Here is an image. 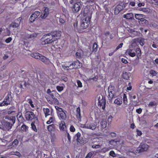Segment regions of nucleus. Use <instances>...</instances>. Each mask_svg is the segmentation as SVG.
<instances>
[{"mask_svg":"<svg viewBox=\"0 0 158 158\" xmlns=\"http://www.w3.org/2000/svg\"><path fill=\"white\" fill-rule=\"evenodd\" d=\"M81 3L79 2H76L72 7L73 11L74 13H76L78 12L80 10V6Z\"/></svg>","mask_w":158,"mask_h":158,"instance_id":"obj_14","label":"nucleus"},{"mask_svg":"<svg viewBox=\"0 0 158 158\" xmlns=\"http://www.w3.org/2000/svg\"><path fill=\"white\" fill-rule=\"evenodd\" d=\"M122 61L123 63H124L125 64H127L128 63L127 60L124 58L122 59Z\"/></svg>","mask_w":158,"mask_h":158,"instance_id":"obj_64","label":"nucleus"},{"mask_svg":"<svg viewBox=\"0 0 158 158\" xmlns=\"http://www.w3.org/2000/svg\"><path fill=\"white\" fill-rule=\"evenodd\" d=\"M67 137L69 141L70 142H71V137L70 136L69 134L67 132Z\"/></svg>","mask_w":158,"mask_h":158,"instance_id":"obj_56","label":"nucleus"},{"mask_svg":"<svg viewBox=\"0 0 158 158\" xmlns=\"http://www.w3.org/2000/svg\"><path fill=\"white\" fill-rule=\"evenodd\" d=\"M92 147L93 148H95V149L99 148L100 147V146L99 145L94 144L92 146Z\"/></svg>","mask_w":158,"mask_h":158,"instance_id":"obj_48","label":"nucleus"},{"mask_svg":"<svg viewBox=\"0 0 158 158\" xmlns=\"http://www.w3.org/2000/svg\"><path fill=\"white\" fill-rule=\"evenodd\" d=\"M25 117L27 120H31L35 118L34 113L31 111H26L25 113Z\"/></svg>","mask_w":158,"mask_h":158,"instance_id":"obj_9","label":"nucleus"},{"mask_svg":"<svg viewBox=\"0 0 158 158\" xmlns=\"http://www.w3.org/2000/svg\"><path fill=\"white\" fill-rule=\"evenodd\" d=\"M22 20V18L20 17L15 19L14 22L12 23L10 25V26L13 28H17L18 27L20 24Z\"/></svg>","mask_w":158,"mask_h":158,"instance_id":"obj_7","label":"nucleus"},{"mask_svg":"<svg viewBox=\"0 0 158 158\" xmlns=\"http://www.w3.org/2000/svg\"><path fill=\"white\" fill-rule=\"evenodd\" d=\"M113 118V117L111 115L109 116L108 118V123H110L112 121Z\"/></svg>","mask_w":158,"mask_h":158,"instance_id":"obj_51","label":"nucleus"},{"mask_svg":"<svg viewBox=\"0 0 158 158\" xmlns=\"http://www.w3.org/2000/svg\"><path fill=\"white\" fill-rule=\"evenodd\" d=\"M89 24V20H87L86 18L83 19L82 21L81 26L83 28L85 29L88 27Z\"/></svg>","mask_w":158,"mask_h":158,"instance_id":"obj_15","label":"nucleus"},{"mask_svg":"<svg viewBox=\"0 0 158 158\" xmlns=\"http://www.w3.org/2000/svg\"><path fill=\"white\" fill-rule=\"evenodd\" d=\"M12 40L11 37H9L5 41L7 43H9Z\"/></svg>","mask_w":158,"mask_h":158,"instance_id":"obj_52","label":"nucleus"},{"mask_svg":"<svg viewBox=\"0 0 158 158\" xmlns=\"http://www.w3.org/2000/svg\"><path fill=\"white\" fill-rule=\"evenodd\" d=\"M37 34L35 33H33L30 34V40H32L36 38L37 36Z\"/></svg>","mask_w":158,"mask_h":158,"instance_id":"obj_40","label":"nucleus"},{"mask_svg":"<svg viewBox=\"0 0 158 158\" xmlns=\"http://www.w3.org/2000/svg\"><path fill=\"white\" fill-rule=\"evenodd\" d=\"M93 48L94 51L95 52L97 51L98 49V45L96 43L94 44Z\"/></svg>","mask_w":158,"mask_h":158,"instance_id":"obj_42","label":"nucleus"},{"mask_svg":"<svg viewBox=\"0 0 158 158\" xmlns=\"http://www.w3.org/2000/svg\"><path fill=\"white\" fill-rule=\"evenodd\" d=\"M135 52H136L137 53L138 55H139V56L141 55V50L140 48H137L135 50Z\"/></svg>","mask_w":158,"mask_h":158,"instance_id":"obj_47","label":"nucleus"},{"mask_svg":"<svg viewBox=\"0 0 158 158\" xmlns=\"http://www.w3.org/2000/svg\"><path fill=\"white\" fill-rule=\"evenodd\" d=\"M10 95L8 94L4 99L3 102L2 103H0V106H7L10 104Z\"/></svg>","mask_w":158,"mask_h":158,"instance_id":"obj_11","label":"nucleus"},{"mask_svg":"<svg viewBox=\"0 0 158 158\" xmlns=\"http://www.w3.org/2000/svg\"><path fill=\"white\" fill-rule=\"evenodd\" d=\"M27 101L28 102L29 104L31 106V107L32 108H35V106L34 104H33V102L32 100L31 99H27Z\"/></svg>","mask_w":158,"mask_h":158,"instance_id":"obj_38","label":"nucleus"},{"mask_svg":"<svg viewBox=\"0 0 158 158\" xmlns=\"http://www.w3.org/2000/svg\"><path fill=\"white\" fill-rule=\"evenodd\" d=\"M73 63H74L75 65L74 64L73 68H72V69H74V68H78L80 67V64L79 61L78 60L74 61L73 62Z\"/></svg>","mask_w":158,"mask_h":158,"instance_id":"obj_28","label":"nucleus"},{"mask_svg":"<svg viewBox=\"0 0 158 158\" xmlns=\"http://www.w3.org/2000/svg\"><path fill=\"white\" fill-rule=\"evenodd\" d=\"M74 64L75 65L74 63H73L71 62H66L64 64L62 65V68L64 69L67 70L72 69Z\"/></svg>","mask_w":158,"mask_h":158,"instance_id":"obj_10","label":"nucleus"},{"mask_svg":"<svg viewBox=\"0 0 158 158\" xmlns=\"http://www.w3.org/2000/svg\"><path fill=\"white\" fill-rule=\"evenodd\" d=\"M126 53L132 57H134L136 55L135 50L131 48V47H130V48L126 51Z\"/></svg>","mask_w":158,"mask_h":158,"instance_id":"obj_16","label":"nucleus"},{"mask_svg":"<svg viewBox=\"0 0 158 158\" xmlns=\"http://www.w3.org/2000/svg\"><path fill=\"white\" fill-rule=\"evenodd\" d=\"M31 128L32 130L35 132H37V129L36 124L34 122H32L31 124Z\"/></svg>","mask_w":158,"mask_h":158,"instance_id":"obj_32","label":"nucleus"},{"mask_svg":"<svg viewBox=\"0 0 158 158\" xmlns=\"http://www.w3.org/2000/svg\"><path fill=\"white\" fill-rule=\"evenodd\" d=\"M59 22L60 23L63 24L65 22V20L61 17H60L59 19Z\"/></svg>","mask_w":158,"mask_h":158,"instance_id":"obj_44","label":"nucleus"},{"mask_svg":"<svg viewBox=\"0 0 158 158\" xmlns=\"http://www.w3.org/2000/svg\"><path fill=\"white\" fill-rule=\"evenodd\" d=\"M57 40V38L54 37L53 35L47 34L44 35L40 40L41 44L43 45L52 43Z\"/></svg>","mask_w":158,"mask_h":158,"instance_id":"obj_2","label":"nucleus"},{"mask_svg":"<svg viewBox=\"0 0 158 158\" xmlns=\"http://www.w3.org/2000/svg\"><path fill=\"white\" fill-rule=\"evenodd\" d=\"M92 155V152H89L88 153L86 156L85 158H90Z\"/></svg>","mask_w":158,"mask_h":158,"instance_id":"obj_57","label":"nucleus"},{"mask_svg":"<svg viewBox=\"0 0 158 158\" xmlns=\"http://www.w3.org/2000/svg\"><path fill=\"white\" fill-rule=\"evenodd\" d=\"M77 2L76 0H70L69 1L70 3L73 5H74Z\"/></svg>","mask_w":158,"mask_h":158,"instance_id":"obj_58","label":"nucleus"},{"mask_svg":"<svg viewBox=\"0 0 158 158\" xmlns=\"http://www.w3.org/2000/svg\"><path fill=\"white\" fill-rule=\"evenodd\" d=\"M56 88L59 92H60L63 90L64 87L62 86H57Z\"/></svg>","mask_w":158,"mask_h":158,"instance_id":"obj_41","label":"nucleus"},{"mask_svg":"<svg viewBox=\"0 0 158 158\" xmlns=\"http://www.w3.org/2000/svg\"><path fill=\"white\" fill-rule=\"evenodd\" d=\"M59 125V128L60 131H64L66 130V126L64 121H61Z\"/></svg>","mask_w":158,"mask_h":158,"instance_id":"obj_17","label":"nucleus"},{"mask_svg":"<svg viewBox=\"0 0 158 158\" xmlns=\"http://www.w3.org/2000/svg\"><path fill=\"white\" fill-rule=\"evenodd\" d=\"M114 102L115 104L118 106L121 105L123 103L122 99L119 98L116 99Z\"/></svg>","mask_w":158,"mask_h":158,"instance_id":"obj_26","label":"nucleus"},{"mask_svg":"<svg viewBox=\"0 0 158 158\" xmlns=\"http://www.w3.org/2000/svg\"><path fill=\"white\" fill-rule=\"evenodd\" d=\"M40 12L39 11H35L34 13L32 14L29 19V20L31 22H33L35 19L40 15Z\"/></svg>","mask_w":158,"mask_h":158,"instance_id":"obj_12","label":"nucleus"},{"mask_svg":"<svg viewBox=\"0 0 158 158\" xmlns=\"http://www.w3.org/2000/svg\"><path fill=\"white\" fill-rule=\"evenodd\" d=\"M107 123L105 119H102L100 122V126L102 128L104 129L106 128L107 126Z\"/></svg>","mask_w":158,"mask_h":158,"instance_id":"obj_22","label":"nucleus"},{"mask_svg":"<svg viewBox=\"0 0 158 158\" xmlns=\"http://www.w3.org/2000/svg\"><path fill=\"white\" fill-rule=\"evenodd\" d=\"M43 55L39 53L35 52L31 54V56L35 59L40 60Z\"/></svg>","mask_w":158,"mask_h":158,"instance_id":"obj_19","label":"nucleus"},{"mask_svg":"<svg viewBox=\"0 0 158 158\" xmlns=\"http://www.w3.org/2000/svg\"><path fill=\"white\" fill-rule=\"evenodd\" d=\"M21 129L23 132H27L28 128V127L26 126L25 125L23 124L21 127Z\"/></svg>","mask_w":158,"mask_h":158,"instance_id":"obj_31","label":"nucleus"},{"mask_svg":"<svg viewBox=\"0 0 158 158\" xmlns=\"http://www.w3.org/2000/svg\"><path fill=\"white\" fill-rule=\"evenodd\" d=\"M55 108L57 110V113L59 118L63 120H66L67 118L66 111L58 106H56Z\"/></svg>","mask_w":158,"mask_h":158,"instance_id":"obj_3","label":"nucleus"},{"mask_svg":"<svg viewBox=\"0 0 158 158\" xmlns=\"http://www.w3.org/2000/svg\"><path fill=\"white\" fill-rule=\"evenodd\" d=\"M136 132L137 135L138 136H140L142 135L141 131L139 130H137L136 131Z\"/></svg>","mask_w":158,"mask_h":158,"instance_id":"obj_61","label":"nucleus"},{"mask_svg":"<svg viewBox=\"0 0 158 158\" xmlns=\"http://www.w3.org/2000/svg\"><path fill=\"white\" fill-rule=\"evenodd\" d=\"M110 150L109 148L105 147L101 150H98L96 151V153H104Z\"/></svg>","mask_w":158,"mask_h":158,"instance_id":"obj_23","label":"nucleus"},{"mask_svg":"<svg viewBox=\"0 0 158 158\" xmlns=\"http://www.w3.org/2000/svg\"><path fill=\"white\" fill-rule=\"evenodd\" d=\"M40 60L46 64H49L51 63V62L48 58L43 56L41 57Z\"/></svg>","mask_w":158,"mask_h":158,"instance_id":"obj_18","label":"nucleus"},{"mask_svg":"<svg viewBox=\"0 0 158 158\" xmlns=\"http://www.w3.org/2000/svg\"><path fill=\"white\" fill-rule=\"evenodd\" d=\"M142 110L141 108H139L136 110V112L139 114H140L142 112Z\"/></svg>","mask_w":158,"mask_h":158,"instance_id":"obj_60","label":"nucleus"},{"mask_svg":"<svg viewBox=\"0 0 158 158\" xmlns=\"http://www.w3.org/2000/svg\"><path fill=\"white\" fill-rule=\"evenodd\" d=\"M99 125L96 122L92 123H87L82 125V127L92 130H95L97 127H98Z\"/></svg>","mask_w":158,"mask_h":158,"instance_id":"obj_5","label":"nucleus"},{"mask_svg":"<svg viewBox=\"0 0 158 158\" xmlns=\"http://www.w3.org/2000/svg\"><path fill=\"white\" fill-rule=\"evenodd\" d=\"M77 84L78 85V87H82V84L81 81L79 80H77Z\"/></svg>","mask_w":158,"mask_h":158,"instance_id":"obj_50","label":"nucleus"},{"mask_svg":"<svg viewBox=\"0 0 158 158\" xmlns=\"http://www.w3.org/2000/svg\"><path fill=\"white\" fill-rule=\"evenodd\" d=\"M70 130L71 131L73 132L75 131V129L73 126L71 125L70 127Z\"/></svg>","mask_w":158,"mask_h":158,"instance_id":"obj_54","label":"nucleus"},{"mask_svg":"<svg viewBox=\"0 0 158 158\" xmlns=\"http://www.w3.org/2000/svg\"><path fill=\"white\" fill-rule=\"evenodd\" d=\"M144 16V15L143 14H135V17L136 19L141 21L143 18Z\"/></svg>","mask_w":158,"mask_h":158,"instance_id":"obj_24","label":"nucleus"},{"mask_svg":"<svg viewBox=\"0 0 158 158\" xmlns=\"http://www.w3.org/2000/svg\"><path fill=\"white\" fill-rule=\"evenodd\" d=\"M55 120V118L54 116L50 117L48 120L47 122L46 123L47 124H50L52 123H53Z\"/></svg>","mask_w":158,"mask_h":158,"instance_id":"obj_30","label":"nucleus"},{"mask_svg":"<svg viewBox=\"0 0 158 158\" xmlns=\"http://www.w3.org/2000/svg\"><path fill=\"white\" fill-rule=\"evenodd\" d=\"M61 79L65 82L67 81L68 80L67 78L64 76L62 77Z\"/></svg>","mask_w":158,"mask_h":158,"instance_id":"obj_63","label":"nucleus"},{"mask_svg":"<svg viewBox=\"0 0 158 158\" xmlns=\"http://www.w3.org/2000/svg\"><path fill=\"white\" fill-rule=\"evenodd\" d=\"M125 7L124 3L123 2L120 3L117 5L114 10V14L115 15L118 14L119 12L121 11Z\"/></svg>","mask_w":158,"mask_h":158,"instance_id":"obj_8","label":"nucleus"},{"mask_svg":"<svg viewBox=\"0 0 158 158\" xmlns=\"http://www.w3.org/2000/svg\"><path fill=\"white\" fill-rule=\"evenodd\" d=\"M123 103H127V96L125 94H123Z\"/></svg>","mask_w":158,"mask_h":158,"instance_id":"obj_37","label":"nucleus"},{"mask_svg":"<svg viewBox=\"0 0 158 158\" xmlns=\"http://www.w3.org/2000/svg\"><path fill=\"white\" fill-rule=\"evenodd\" d=\"M44 9L43 11V13L40 15V17L42 19H45L47 17L49 14V9L46 7H44Z\"/></svg>","mask_w":158,"mask_h":158,"instance_id":"obj_13","label":"nucleus"},{"mask_svg":"<svg viewBox=\"0 0 158 158\" xmlns=\"http://www.w3.org/2000/svg\"><path fill=\"white\" fill-rule=\"evenodd\" d=\"M53 37L55 38H57V39H59L61 36L60 32L59 31L55 32L52 35Z\"/></svg>","mask_w":158,"mask_h":158,"instance_id":"obj_29","label":"nucleus"},{"mask_svg":"<svg viewBox=\"0 0 158 158\" xmlns=\"http://www.w3.org/2000/svg\"><path fill=\"white\" fill-rule=\"evenodd\" d=\"M108 92L109 98H110V99H112L115 96L116 93L115 88L112 85L109 86L108 89Z\"/></svg>","mask_w":158,"mask_h":158,"instance_id":"obj_6","label":"nucleus"},{"mask_svg":"<svg viewBox=\"0 0 158 158\" xmlns=\"http://www.w3.org/2000/svg\"><path fill=\"white\" fill-rule=\"evenodd\" d=\"M98 102L100 106H104L106 104L105 100L104 99H102L101 100H98Z\"/></svg>","mask_w":158,"mask_h":158,"instance_id":"obj_36","label":"nucleus"},{"mask_svg":"<svg viewBox=\"0 0 158 158\" xmlns=\"http://www.w3.org/2000/svg\"><path fill=\"white\" fill-rule=\"evenodd\" d=\"M77 142L80 144H82L84 143V140L82 137L77 138Z\"/></svg>","mask_w":158,"mask_h":158,"instance_id":"obj_39","label":"nucleus"},{"mask_svg":"<svg viewBox=\"0 0 158 158\" xmlns=\"http://www.w3.org/2000/svg\"><path fill=\"white\" fill-rule=\"evenodd\" d=\"M43 111L45 114V115L46 117L47 116L49 115L50 114H52V112H51L50 110L48 108H44Z\"/></svg>","mask_w":158,"mask_h":158,"instance_id":"obj_25","label":"nucleus"},{"mask_svg":"<svg viewBox=\"0 0 158 158\" xmlns=\"http://www.w3.org/2000/svg\"><path fill=\"white\" fill-rule=\"evenodd\" d=\"M50 94L51 97L52 98L54 101H55L56 102H58V100H57V99L56 98H55L53 94H52V93H51V94Z\"/></svg>","mask_w":158,"mask_h":158,"instance_id":"obj_45","label":"nucleus"},{"mask_svg":"<svg viewBox=\"0 0 158 158\" xmlns=\"http://www.w3.org/2000/svg\"><path fill=\"white\" fill-rule=\"evenodd\" d=\"M11 154L16 155L19 157H20L21 155L20 153L17 151L13 152Z\"/></svg>","mask_w":158,"mask_h":158,"instance_id":"obj_43","label":"nucleus"},{"mask_svg":"<svg viewBox=\"0 0 158 158\" xmlns=\"http://www.w3.org/2000/svg\"><path fill=\"white\" fill-rule=\"evenodd\" d=\"M55 125L53 124H52L48 126L47 129L49 131L51 132L55 130Z\"/></svg>","mask_w":158,"mask_h":158,"instance_id":"obj_27","label":"nucleus"},{"mask_svg":"<svg viewBox=\"0 0 158 158\" xmlns=\"http://www.w3.org/2000/svg\"><path fill=\"white\" fill-rule=\"evenodd\" d=\"M123 17L127 19H132L133 17V15L132 13H128L124 15Z\"/></svg>","mask_w":158,"mask_h":158,"instance_id":"obj_20","label":"nucleus"},{"mask_svg":"<svg viewBox=\"0 0 158 158\" xmlns=\"http://www.w3.org/2000/svg\"><path fill=\"white\" fill-rule=\"evenodd\" d=\"M5 119L7 120L3 119L2 120L1 123L3 127L6 130L9 131L11 129L13 124L15 123V118L13 117H6Z\"/></svg>","mask_w":158,"mask_h":158,"instance_id":"obj_1","label":"nucleus"},{"mask_svg":"<svg viewBox=\"0 0 158 158\" xmlns=\"http://www.w3.org/2000/svg\"><path fill=\"white\" fill-rule=\"evenodd\" d=\"M25 38L26 40H30V34H26Z\"/></svg>","mask_w":158,"mask_h":158,"instance_id":"obj_59","label":"nucleus"},{"mask_svg":"<svg viewBox=\"0 0 158 158\" xmlns=\"http://www.w3.org/2000/svg\"><path fill=\"white\" fill-rule=\"evenodd\" d=\"M149 74L150 76L153 77L154 76H156L157 74V73L155 71L151 70L149 72Z\"/></svg>","mask_w":158,"mask_h":158,"instance_id":"obj_35","label":"nucleus"},{"mask_svg":"<svg viewBox=\"0 0 158 158\" xmlns=\"http://www.w3.org/2000/svg\"><path fill=\"white\" fill-rule=\"evenodd\" d=\"M76 56L77 58H79L81 57V53L80 52H77L76 53Z\"/></svg>","mask_w":158,"mask_h":158,"instance_id":"obj_53","label":"nucleus"},{"mask_svg":"<svg viewBox=\"0 0 158 158\" xmlns=\"http://www.w3.org/2000/svg\"><path fill=\"white\" fill-rule=\"evenodd\" d=\"M148 106L150 107H154L157 105V103L154 102H151L148 104Z\"/></svg>","mask_w":158,"mask_h":158,"instance_id":"obj_34","label":"nucleus"},{"mask_svg":"<svg viewBox=\"0 0 158 158\" xmlns=\"http://www.w3.org/2000/svg\"><path fill=\"white\" fill-rule=\"evenodd\" d=\"M123 43H121L116 48V49H115V51H116V50H118V49L122 48L123 46Z\"/></svg>","mask_w":158,"mask_h":158,"instance_id":"obj_55","label":"nucleus"},{"mask_svg":"<svg viewBox=\"0 0 158 158\" xmlns=\"http://www.w3.org/2000/svg\"><path fill=\"white\" fill-rule=\"evenodd\" d=\"M149 148V146L146 143H141L137 148L136 152L139 153L147 151Z\"/></svg>","mask_w":158,"mask_h":158,"instance_id":"obj_4","label":"nucleus"},{"mask_svg":"<svg viewBox=\"0 0 158 158\" xmlns=\"http://www.w3.org/2000/svg\"><path fill=\"white\" fill-rule=\"evenodd\" d=\"M77 114L76 116L77 118H80L81 117V110L80 107H78L77 109L76 110Z\"/></svg>","mask_w":158,"mask_h":158,"instance_id":"obj_33","label":"nucleus"},{"mask_svg":"<svg viewBox=\"0 0 158 158\" xmlns=\"http://www.w3.org/2000/svg\"><path fill=\"white\" fill-rule=\"evenodd\" d=\"M110 155L113 157H115L116 156V155L114 152L113 151H111L110 152Z\"/></svg>","mask_w":158,"mask_h":158,"instance_id":"obj_49","label":"nucleus"},{"mask_svg":"<svg viewBox=\"0 0 158 158\" xmlns=\"http://www.w3.org/2000/svg\"><path fill=\"white\" fill-rule=\"evenodd\" d=\"M139 43L141 45L143 46L144 44V40L141 39L139 41Z\"/></svg>","mask_w":158,"mask_h":158,"instance_id":"obj_46","label":"nucleus"},{"mask_svg":"<svg viewBox=\"0 0 158 158\" xmlns=\"http://www.w3.org/2000/svg\"><path fill=\"white\" fill-rule=\"evenodd\" d=\"M19 141L17 139H15L10 144V146L11 148H16L18 145Z\"/></svg>","mask_w":158,"mask_h":158,"instance_id":"obj_21","label":"nucleus"},{"mask_svg":"<svg viewBox=\"0 0 158 158\" xmlns=\"http://www.w3.org/2000/svg\"><path fill=\"white\" fill-rule=\"evenodd\" d=\"M141 22H144V23L145 24H147L148 23V21L145 19H144L143 18V19L142 20H141Z\"/></svg>","mask_w":158,"mask_h":158,"instance_id":"obj_62","label":"nucleus"}]
</instances>
